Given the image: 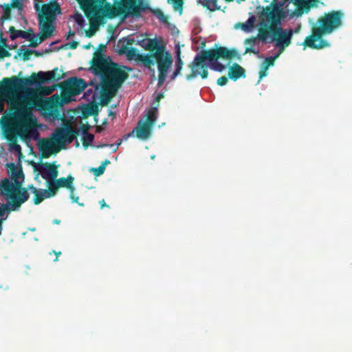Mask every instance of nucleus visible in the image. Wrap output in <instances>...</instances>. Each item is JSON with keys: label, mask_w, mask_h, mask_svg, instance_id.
Segmentation results:
<instances>
[{"label": "nucleus", "mask_w": 352, "mask_h": 352, "mask_svg": "<svg viewBox=\"0 0 352 352\" xmlns=\"http://www.w3.org/2000/svg\"><path fill=\"white\" fill-rule=\"evenodd\" d=\"M29 79H20L16 76L3 78L0 82V113L4 110V102L9 105L10 113L4 120L21 131H26L30 118H34L32 112L35 103L32 98L25 97L28 94Z\"/></svg>", "instance_id": "nucleus-1"}, {"label": "nucleus", "mask_w": 352, "mask_h": 352, "mask_svg": "<svg viewBox=\"0 0 352 352\" xmlns=\"http://www.w3.org/2000/svg\"><path fill=\"white\" fill-rule=\"evenodd\" d=\"M217 48L210 50H203L195 58L192 62L189 65L191 68L192 72L186 75V79L190 80L200 75L203 79L208 77V67L211 69L221 72L224 71L226 66L218 61L219 59L231 60L234 58L241 59L238 51L233 49H228L226 47H217Z\"/></svg>", "instance_id": "nucleus-2"}, {"label": "nucleus", "mask_w": 352, "mask_h": 352, "mask_svg": "<svg viewBox=\"0 0 352 352\" xmlns=\"http://www.w3.org/2000/svg\"><path fill=\"white\" fill-rule=\"evenodd\" d=\"M344 14L341 10L331 11L320 16L311 28V34L307 36L303 42L305 47L311 49H322L329 46V43L322 38L329 34L342 24Z\"/></svg>", "instance_id": "nucleus-3"}, {"label": "nucleus", "mask_w": 352, "mask_h": 352, "mask_svg": "<svg viewBox=\"0 0 352 352\" xmlns=\"http://www.w3.org/2000/svg\"><path fill=\"white\" fill-rule=\"evenodd\" d=\"M91 64L93 73L100 76L102 82H116L119 84L129 78L128 73L123 68L101 52L94 53Z\"/></svg>", "instance_id": "nucleus-4"}, {"label": "nucleus", "mask_w": 352, "mask_h": 352, "mask_svg": "<svg viewBox=\"0 0 352 352\" xmlns=\"http://www.w3.org/2000/svg\"><path fill=\"white\" fill-rule=\"evenodd\" d=\"M79 131L67 125L57 128L52 135V139H42L39 142V148L43 153V157H48L54 149V153H58L66 144L72 143L76 138Z\"/></svg>", "instance_id": "nucleus-5"}, {"label": "nucleus", "mask_w": 352, "mask_h": 352, "mask_svg": "<svg viewBox=\"0 0 352 352\" xmlns=\"http://www.w3.org/2000/svg\"><path fill=\"white\" fill-rule=\"evenodd\" d=\"M4 118L0 119V124L3 130L5 137L10 142V148L19 153H21V147L17 143V136L20 137L24 141L30 140V138L37 133L36 131V118H32L30 120L29 124L26 131L20 130L15 128L14 124H10L8 120H4Z\"/></svg>", "instance_id": "nucleus-6"}, {"label": "nucleus", "mask_w": 352, "mask_h": 352, "mask_svg": "<svg viewBox=\"0 0 352 352\" xmlns=\"http://www.w3.org/2000/svg\"><path fill=\"white\" fill-rule=\"evenodd\" d=\"M146 5L142 2L136 4L134 0H124L119 1L117 6H112L107 3L102 8V14L108 19H113L119 15H124L126 18L128 15L133 17H140L141 12L146 10Z\"/></svg>", "instance_id": "nucleus-7"}, {"label": "nucleus", "mask_w": 352, "mask_h": 352, "mask_svg": "<svg viewBox=\"0 0 352 352\" xmlns=\"http://www.w3.org/2000/svg\"><path fill=\"white\" fill-rule=\"evenodd\" d=\"M10 179L5 178L0 181V195L10 196L21 195L27 188L22 187L24 175L22 168H18L14 163L10 165Z\"/></svg>", "instance_id": "nucleus-8"}, {"label": "nucleus", "mask_w": 352, "mask_h": 352, "mask_svg": "<svg viewBox=\"0 0 352 352\" xmlns=\"http://www.w3.org/2000/svg\"><path fill=\"white\" fill-rule=\"evenodd\" d=\"M272 34V41L276 42V46L284 49L291 43L293 30L289 29L288 32L280 27L268 25L267 23H261L258 28V38L261 41H266L268 36Z\"/></svg>", "instance_id": "nucleus-9"}, {"label": "nucleus", "mask_w": 352, "mask_h": 352, "mask_svg": "<svg viewBox=\"0 0 352 352\" xmlns=\"http://www.w3.org/2000/svg\"><path fill=\"white\" fill-rule=\"evenodd\" d=\"M154 56L159 71L157 87L160 88L164 83L168 71L173 64V58L169 52L165 51V47L158 48Z\"/></svg>", "instance_id": "nucleus-10"}, {"label": "nucleus", "mask_w": 352, "mask_h": 352, "mask_svg": "<svg viewBox=\"0 0 352 352\" xmlns=\"http://www.w3.org/2000/svg\"><path fill=\"white\" fill-rule=\"evenodd\" d=\"M8 201L6 204L0 205V219H7L8 214L11 211L18 210L21 205L26 202L30 197L28 192L24 190L21 195H13L10 196L2 195Z\"/></svg>", "instance_id": "nucleus-11"}, {"label": "nucleus", "mask_w": 352, "mask_h": 352, "mask_svg": "<svg viewBox=\"0 0 352 352\" xmlns=\"http://www.w3.org/2000/svg\"><path fill=\"white\" fill-rule=\"evenodd\" d=\"M157 117L153 110H149L144 119L139 120L133 129L135 137L141 140H147L151 136L152 129Z\"/></svg>", "instance_id": "nucleus-12"}, {"label": "nucleus", "mask_w": 352, "mask_h": 352, "mask_svg": "<svg viewBox=\"0 0 352 352\" xmlns=\"http://www.w3.org/2000/svg\"><path fill=\"white\" fill-rule=\"evenodd\" d=\"M64 73L62 70H58V67L54 68L48 72H39L38 73H33L30 77L20 78V79H29L30 82L28 86L34 84H43L50 82L51 81H58L64 77Z\"/></svg>", "instance_id": "nucleus-13"}, {"label": "nucleus", "mask_w": 352, "mask_h": 352, "mask_svg": "<svg viewBox=\"0 0 352 352\" xmlns=\"http://www.w3.org/2000/svg\"><path fill=\"white\" fill-rule=\"evenodd\" d=\"M87 86V85L84 79L77 77H72L60 85V87L63 92L72 96L79 95Z\"/></svg>", "instance_id": "nucleus-14"}, {"label": "nucleus", "mask_w": 352, "mask_h": 352, "mask_svg": "<svg viewBox=\"0 0 352 352\" xmlns=\"http://www.w3.org/2000/svg\"><path fill=\"white\" fill-rule=\"evenodd\" d=\"M124 82L118 84L116 82H102V90L100 92V105L107 106L111 98L116 95L118 89L120 88Z\"/></svg>", "instance_id": "nucleus-15"}, {"label": "nucleus", "mask_w": 352, "mask_h": 352, "mask_svg": "<svg viewBox=\"0 0 352 352\" xmlns=\"http://www.w3.org/2000/svg\"><path fill=\"white\" fill-rule=\"evenodd\" d=\"M56 13H60L58 4H44L42 7V12L38 14V23H42L43 21H52L55 19Z\"/></svg>", "instance_id": "nucleus-16"}, {"label": "nucleus", "mask_w": 352, "mask_h": 352, "mask_svg": "<svg viewBox=\"0 0 352 352\" xmlns=\"http://www.w3.org/2000/svg\"><path fill=\"white\" fill-rule=\"evenodd\" d=\"M262 14L266 17L268 21L272 23L270 25L277 26L280 23L283 17V11L277 6H267L263 9Z\"/></svg>", "instance_id": "nucleus-17"}, {"label": "nucleus", "mask_w": 352, "mask_h": 352, "mask_svg": "<svg viewBox=\"0 0 352 352\" xmlns=\"http://www.w3.org/2000/svg\"><path fill=\"white\" fill-rule=\"evenodd\" d=\"M39 171L43 179L46 181L56 179L58 175L57 166L54 164L43 163L40 166Z\"/></svg>", "instance_id": "nucleus-18"}, {"label": "nucleus", "mask_w": 352, "mask_h": 352, "mask_svg": "<svg viewBox=\"0 0 352 352\" xmlns=\"http://www.w3.org/2000/svg\"><path fill=\"white\" fill-rule=\"evenodd\" d=\"M137 45L146 50H148L150 52H155L158 50V48L164 47L162 45H160L156 38H142L138 41Z\"/></svg>", "instance_id": "nucleus-19"}, {"label": "nucleus", "mask_w": 352, "mask_h": 352, "mask_svg": "<svg viewBox=\"0 0 352 352\" xmlns=\"http://www.w3.org/2000/svg\"><path fill=\"white\" fill-rule=\"evenodd\" d=\"M26 188L27 190H31L34 195V204L35 205L41 204L46 198H50V197L47 195V193H46V190L37 189L35 186H34L33 184L28 185Z\"/></svg>", "instance_id": "nucleus-20"}, {"label": "nucleus", "mask_w": 352, "mask_h": 352, "mask_svg": "<svg viewBox=\"0 0 352 352\" xmlns=\"http://www.w3.org/2000/svg\"><path fill=\"white\" fill-rule=\"evenodd\" d=\"M228 75L231 80L236 81L239 78L245 76V71L238 63H234L230 67Z\"/></svg>", "instance_id": "nucleus-21"}, {"label": "nucleus", "mask_w": 352, "mask_h": 352, "mask_svg": "<svg viewBox=\"0 0 352 352\" xmlns=\"http://www.w3.org/2000/svg\"><path fill=\"white\" fill-rule=\"evenodd\" d=\"M10 32L11 40H15L16 38L21 37L25 39L30 38L32 35V30L29 29L28 31H23L21 30H16L14 26H10L9 28Z\"/></svg>", "instance_id": "nucleus-22"}, {"label": "nucleus", "mask_w": 352, "mask_h": 352, "mask_svg": "<svg viewBox=\"0 0 352 352\" xmlns=\"http://www.w3.org/2000/svg\"><path fill=\"white\" fill-rule=\"evenodd\" d=\"M184 62L181 58V50L178 47L176 51V60L175 62V71L170 76V80H174L179 75L181 74L183 68Z\"/></svg>", "instance_id": "nucleus-23"}, {"label": "nucleus", "mask_w": 352, "mask_h": 352, "mask_svg": "<svg viewBox=\"0 0 352 352\" xmlns=\"http://www.w3.org/2000/svg\"><path fill=\"white\" fill-rule=\"evenodd\" d=\"M52 21H43L42 23H39L41 29V36L45 39L50 37L54 30V28L52 24Z\"/></svg>", "instance_id": "nucleus-24"}, {"label": "nucleus", "mask_w": 352, "mask_h": 352, "mask_svg": "<svg viewBox=\"0 0 352 352\" xmlns=\"http://www.w3.org/2000/svg\"><path fill=\"white\" fill-rule=\"evenodd\" d=\"M74 177L72 175H69L67 177H60L59 179H55V181L58 188H66L70 192L74 191L75 188L73 186Z\"/></svg>", "instance_id": "nucleus-25"}, {"label": "nucleus", "mask_w": 352, "mask_h": 352, "mask_svg": "<svg viewBox=\"0 0 352 352\" xmlns=\"http://www.w3.org/2000/svg\"><path fill=\"white\" fill-rule=\"evenodd\" d=\"M121 54H125L129 60H137L139 58L140 54L137 49L128 46H122L120 50Z\"/></svg>", "instance_id": "nucleus-26"}, {"label": "nucleus", "mask_w": 352, "mask_h": 352, "mask_svg": "<svg viewBox=\"0 0 352 352\" xmlns=\"http://www.w3.org/2000/svg\"><path fill=\"white\" fill-rule=\"evenodd\" d=\"M154 55L155 52H151V54H140L138 61L141 62L146 67L150 68L155 62V56H154Z\"/></svg>", "instance_id": "nucleus-27"}, {"label": "nucleus", "mask_w": 352, "mask_h": 352, "mask_svg": "<svg viewBox=\"0 0 352 352\" xmlns=\"http://www.w3.org/2000/svg\"><path fill=\"white\" fill-rule=\"evenodd\" d=\"M293 2L297 8L298 15L301 14L303 11L308 12L310 9V5L307 0H293Z\"/></svg>", "instance_id": "nucleus-28"}, {"label": "nucleus", "mask_w": 352, "mask_h": 352, "mask_svg": "<svg viewBox=\"0 0 352 352\" xmlns=\"http://www.w3.org/2000/svg\"><path fill=\"white\" fill-rule=\"evenodd\" d=\"M48 189L46 190V193H47L48 197H54L58 192V186L55 181V179L53 180L47 181Z\"/></svg>", "instance_id": "nucleus-29"}, {"label": "nucleus", "mask_w": 352, "mask_h": 352, "mask_svg": "<svg viewBox=\"0 0 352 352\" xmlns=\"http://www.w3.org/2000/svg\"><path fill=\"white\" fill-rule=\"evenodd\" d=\"M94 140V135L88 133L87 129L84 130L83 134H82V142L83 146L87 148L91 145Z\"/></svg>", "instance_id": "nucleus-30"}, {"label": "nucleus", "mask_w": 352, "mask_h": 352, "mask_svg": "<svg viewBox=\"0 0 352 352\" xmlns=\"http://www.w3.org/2000/svg\"><path fill=\"white\" fill-rule=\"evenodd\" d=\"M30 43L29 45L31 47H36L38 44H40L43 41H44V38L40 36L39 38L34 35L32 33V35L30 37V38H28Z\"/></svg>", "instance_id": "nucleus-31"}, {"label": "nucleus", "mask_w": 352, "mask_h": 352, "mask_svg": "<svg viewBox=\"0 0 352 352\" xmlns=\"http://www.w3.org/2000/svg\"><path fill=\"white\" fill-rule=\"evenodd\" d=\"M218 0H206V6L211 11L218 10L221 7L217 4Z\"/></svg>", "instance_id": "nucleus-32"}, {"label": "nucleus", "mask_w": 352, "mask_h": 352, "mask_svg": "<svg viewBox=\"0 0 352 352\" xmlns=\"http://www.w3.org/2000/svg\"><path fill=\"white\" fill-rule=\"evenodd\" d=\"M11 16V8L9 5H7L4 9L3 14L1 17V22L3 23L6 20L10 19Z\"/></svg>", "instance_id": "nucleus-33"}, {"label": "nucleus", "mask_w": 352, "mask_h": 352, "mask_svg": "<svg viewBox=\"0 0 352 352\" xmlns=\"http://www.w3.org/2000/svg\"><path fill=\"white\" fill-rule=\"evenodd\" d=\"M32 54H34L36 56H40V53H38L36 51L25 49L23 53V57H22L23 60L25 61L29 60L30 58V56Z\"/></svg>", "instance_id": "nucleus-34"}, {"label": "nucleus", "mask_w": 352, "mask_h": 352, "mask_svg": "<svg viewBox=\"0 0 352 352\" xmlns=\"http://www.w3.org/2000/svg\"><path fill=\"white\" fill-rule=\"evenodd\" d=\"M98 111V107L95 104L88 105L85 111V112L89 116L97 115Z\"/></svg>", "instance_id": "nucleus-35"}, {"label": "nucleus", "mask_w": 352, "mask_h": 352, "mask_svg": "<svg viewBox=\"0 0 352 352\" xmlns=\"http://www.w3.org/2000/svg\"><path fill=\"white\" fill-rule=\"evenodd\" d=\"M278 56H275L274 57H267L265 59L263 62V67H265V69H267L269 67L272 66L274 63L275 58Z\"/></svg>", "instance_id": "nucleus-36"}, {"label": "nucleus", "mask_w": 352, "mask_h": 352, "mask_svg": "<svg viewBox=\"0 0 352 352\" xmlns=\"http://www.w3.org/2000/svg\"><path fill=\"white\" fill-rule=\"evenodd\" d=\"M155 15L157 17L160 19V21H162L164 23H168V17L164 15V14L160 10H157L155 12Z\"/></svg>", "instance_id": "nucleus-37"}, {"label": "nucleus", "mask_w": 352, "mask_h": 352, "mask_svg": "<svg viewBox=\"0 0 352 352\" xmlns=\"http://www.w3.org/2000/svg\"><path fill=\"white\" fill-rule=\"evenodd\" d=\"M105 170L104 165H100L98 168H93L91 172L95 176H100L104 173Z\"/></svg>", "instance_id": "nucleus-38"}, {"label": "nucleus", "mask_w": 352, "mask_h": 352, "mask_svg": "<svg viewBox=\"0 0 352 352\" xmlns=\"http://www.w3.org/2000/svg\"><path fill=\"white\" fill-rule=\"evenodd\" d=\"M228 82V79L226 76H223L217 79V83L219 86H224Z\"/></svg>", "instance_id": "nucleus-39"}, {"label": "nucleus", "mask_w": 352, "mask_h": 352, "mask_svg": "<svg viewBox=\"0 0 352 352\" xmlns=\"http://www.w3.org/2000/svg\"><path fill=\"white\" fill-rule=\"evenodd\" d=\"M172 3L174 4V7L175 9H182L183 6L184 1L183 0H171Z\"/></svg>", "instance_id": "nucleus-40"}, {"label": "nucleus", "mask_w": 352, "mask_h": 352, "mask_svg": "<svg viewBox=\"0 0 352 352\" xmlns=\"http://www.w3.org/2000/svg\"><path fill=\"white\" fill-rule=\"evenodd\" d=\"M257 38L258 39V36L257 37H251L250 38H247L245 41V44H249L251 46H252V45L256 44V41Z\"/></svg>", "instance_id": "nucleus-41"}, {"label": "nucleus", "mask_w": 352, "mask_h": 352, "mask_svg": "<svg viewBox=\"0 0 352 352\" xmlns=\"http://www.w3.org/2000/svg\"><path fill=\"white\" fill-rule=\"evenodd\" d=\"M122 140H119L118 143L116 144H109V146L112 148L113 151L115 152L118 150L119 146L122 144Z\"/></svg>", "instance_id": "nucleus-42"}, {"label": "nucleus", "mask_w": 352, "mask_h": 352, "mask_svg": "<svg viewBox=\"0 0 352 352\" xmlns=\"http://www.w3.org/2000/svg\"><path fill=\"white\" fill-rule=\"evenodd\" d=\"M11 6L12 8H21L22 4L20 3L19 0H12Z\"/></svg>", "instance_id": "nucleus-43"}, {"label": "nucleus", "mask_w": 352, "mask_h": 352, "mask_svg": "<svg viewBox=\"0 0 352 352\" xmlns=\"http://www.w3.org/2000/svg\"><path fill=\"white\" fill-rule=\"evenodd\" d=\"M70 198L73 200L74 202L77 203L78 205H80L81 206H84L83 204H80V203L78 202L79 197H76L74 195V192H70Z\"/></svg>", "instance_id": "nucleus-44"}, {"label": "nucleus", "mask_w": 352, "mask_h": 352, "mask_svg": "<svg viewBox=\"0 0 352 352\" xmlns=\"http://www.w3.org/2000/svg\"><path fill=\"white\" fill-rule=\"evenodd\" d=\"M245 53H253L254 54H258L259 53V51L258 50H256L255 49H254L252 47H247L245 48Z\"/></svg>", "instance_id": "nucleus-45"}, {"label": "nucleus", "mask_w": 352, "mask_h": 352, "mask_svg": "<svg viewBox=\"0 0 352 352\" xmlns=\"http://www.w3.org/2000/svg\"><path fill=\"white\" fill-rule=\"evenodd\" d=\"M131 137H135L133 130L131 132L124 135L121 140H122V141H126Z\"/></svg>", "instance_id": "nucleus-46"}, {"label": "nucleus", "mask_w": 352, "mask_h": 352, "mask_svg": "<svg viewBox=\"0 0 352 352\" xmlns=\"http://www.w3.org/2000/svg\"><path fill=\"white\" fill-rule=\"evenodd\" d=\"M267 69H265V67H263L261 70L259 72V78L260 79H261L263 77L267 76Z\"/></svg>", "instance_id": "nucleus-47"}, {"label": "nucleus", "mask_w": 352, "mask_h": 352, "mask_svg": "<svg viewBox=\"0 0 352 352\" xmlns=\"http://www.w3.org/2000/svg\"><path fill=\"white\" fill-rule=\"evenodd\" d=\"M125 40H126V44H125L124 46H128V47H130V46H131V45L134 43V42H135V41H134V39H133V38H126Z\"/></svg>", "instance_id": "nucleus-48"}, {"label": "nucleus", "mask_w": 352, "mask_h": 352, "mask_svg": "<svg viewBox=\"0 0 352 352\" xmlns=\"http://www.w3.org/2000/svg\"><path fill=\"white\" fill-rule=\"evenodd\" d=\"M52 253H53L54 254H55V256H56V258H55V259L54 260V261L56 262V261L58 260V257H59V256H60V255H61V254H62V253H61V252H60V251L57 252V251H56V250H53V251H52V252H50V254H52Z\"/></svg>", "instance_id": "nucleus-49"}, {"label": "nucleus", "mask_w": 352, "mask_h": 352, "mask_svg": "<svg viewBox=\"0 0 352 352\" xmlns=\"http://www.w3.org/2000/svg\"><path fill=\"white\" fill-rule=\"evenodd\" d=\"M78 42L73 41L69 43V47L72 50L76 49L78 45Z\"/></svg>", "instance_id": "nucleus-50"}, {"label": "nucleus", "mask_w": 352, "mask_h": 352, "mask_svg": "<svg viewBox=\"0 0 352 352\" xmlns=\"http://www.w3.org/2000/svg\"><path fill=\"white\" fill-rule=\"evenodd\" d=\"M76 21L79 25H81L84 22V19L82 16L80 14H78L77 17L76 18Z\"/></svg>", "instance_id": "nucleus-51"}, {"label": "nucleus", "mask_w": 352, "mask_h": 352, "mask_svg": "<svg viewBox=\"0 0 352 352\" xmlns=\"http://www.w3.org/2000/svg\"><path fill=\"white\" fill-rule=\"evenodd\" d=\"M99 203H100V208H104V207L109 208V206L107 204H106V203H105V201H104V199L100 200V201H99Z\"/></svg>", "instance_id": "nucleus-52"}, {"label": "nucleus", "mask_w": 352, "mask_h": 352, "mask_svg": "<svg viewBox=\"0 0 352 352\" xmlns=\"http://www.w3.org/2000/svg\"><path fill=\"white\" fill-rule=\"evenodd\" d=\"M309 5H310V8L315 6L316 3L318 2V0H307Z\"/></svg>", "instance_id": "nucleus-53"}, {"label": "nucleus", "mask_w": 352, "mask_h": 352, "mask_svg": "<svg viewBox=\"0 0 352 352\" xmlns=\"http://www.w3.org/2000/svg\"><path fill=\"white\" fill-rule=\"evenodd\" d=\"M89 127L90 126H89V125L88 124H85V125H82V126H81L82 134H83V131L85 129H87V131L88 132V130H89Z\"/></svg>", "instance_id": "nucleus-54"}, {"label": "nucleus", "mask_w": 352, "mask_h": 352, "mask_svg": "<svg viewBox=\"0 0 352 352\" xmlns=\"http://www.w3.org/2000/svg\"><path fill=\"white\" fill-rule=\"evenodd\" d=\"M164 97V94L162 93H160L156 98H155V101L156 102H159L162 98Z\"/></svg>", "instance_id": "nucleus-55"}, {"label": "nucleus", "mask_w": 352, "mask_h": 352, "mask_svg": "<svg viewBox=\"0 0 352 352\" xmlns=\"http://www.w3.org/2000/svg\"><path fill=\"white\" fill-rule=\"evenodd\" d=\"M74 35H75V32L69 30V31L68 32L67 35V39H68L70 36H72Z\"/></svg>", "instance_id": "nucleus-56"}, {"label": "nucleus", "mask_w": 352, "mask_h": 352, "mask_svg": "<svg viewBox=\"0 0 352 352\" xmlns=\"http://www.w3.org/2000/svg\"><path fill=\"white\" fill-rule=\"evenodd\" d=\"M4 221V219H0V235L1 234V232L3 230V223Z\"/></svg>", "instance_id": "nucleus-57"}, {"label": "nucleus", "mask_w": 352, "mask_h": 352, "mask_svg": "<svg viewBox=\"0 0 352 352\" xmlns=\"http://www.w3.org/2000/svg\"><path fill=\"white\" fill-rule=\"evenodd\" d=\"M99 49H100V52H101L102 54V51L106 49V45H100V47H99Z\"/></svg>", "instance_id": "nucleus-58"}, {"label": "nucleus", "mask_w": 352, "mask_h": 352, "mask_svg": "<svg viewBox=\"0 0 352 352\" xmlns=\"http://www.w3.org/2000/svg\"><path fill=\"white\" fill-rule=\"evenodd\" d=\"M109 163H110V162H109L108 160H106L105 161H104V162L102 163V164H101V165H104V168H106V166H107V164H109Z\"/></svg>", "instance_id": "nucleus-59"}, {"label": "nucleus", "mask_w": 352, "mask_h": 352, "mask_svg": "<svg viewBox=\"0 0 352 352\" xmlns=\"http://www.w3.org/2000/svg\"><path fill=\"white\" fill-rule=\"evenodd\" d=\"M102 130H103V128L102 126H98L96 128V132L97 133H100Z\"/></svg>", "instance_id": "nucleus-60"}, {"label": "nucleus", "mask_w": 352, "mask_h": 352, "mask_svg": "<svg viewBox=\"0 0 352 352\" xmlns=\"http://www.w3.org/2000/svg\"><path fill=\"white\" fill-rule=\"evenodd\" d=\"M53 223H55V224H59L60 223V220H59V219H54L53 221Z\"/></svg>", "instance_id": "nucleus-61"}, {"label": "nucleus", "mask_w": 352, "mask_h": 352, "mask_svg": "<svg viewBox=\"0 0 352 352\" xmlns=\"http://www.w3.org/2000/svg\"><path fill=\"white\" fill-rule=\"evenodd\" d=\"M109 116L115 117V113H114V112H113L112 111H109Z\"/></svg>", "instance_id": "nucleus-62"}, {"label": "nucleus", "mask_w": 352, "mask_h": 352, "mask_svg": "<svg viewBox=\"0 0 352 352\" xmlns=\"http://www.w3.org/2000/svg\"><path fill=\"white\" fill-rule=\"evenodd\" d=\"M107 146H109V144H102V145H100V146H98V147H99V148H103V147H107Z\"/></svg>", "instance_id": "nucleus-63"}, {"label": "nucleus", "mask_w": 352, "mask_h": 352, "mask_svg": "<svg viewBox=\"0 0 352 352\" xmlns=\"http://www.w3.org/2000/svg\"><path fill=\"white\" fill-rule=\"evenodd\" d=\"M53 91H54V87L49 88V91H48V92H47V94H51Z\"/></svg>", "instance_id": "nucleus-64"}]
</instances>
